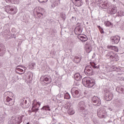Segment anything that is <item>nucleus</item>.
I'll return each instance as SVG.
<instances>
[{"mask_svg": "<svg viewBox=\"0 0 124 124\" xmlns=\"http://www.w3.org/2000/svg\"><path fill=\"white\" fill-rule=\"evenodd\" d=\"M88 0H86V1H88Z\"/></svg>", "mask_w": 124, "mask_h": 124, "instance_id": "nucleus-50", "label": "nucleus"}, {"mask_svg": "<svg viewBox=\"0 0 124 124\" xmlns=\"http://www.w3.org/2000/svg\"><path fill=\"white\" fill-rule=\"evenodd\" d=\"M74 77L77 81H81V80H82V76H80V74L78 73H76L74 75Z\"/></svg>", "mask_w": 124, "mask_h": 124, "instance_id": "nucleus-21", "label": "nucleus"}, {"mask_svg": "<svg viewBox=\"0 0 124 124\" xmlns=\"http://www.w3.org/2000/svg\"><path fill=\"white\" fill-rule=\"evenodd\" d=\"M90 110H92L93 109V106L92 105H88Z\"/></svg>", "mask_w": 124, "mask_h": 124, "instance_id": "nucleus-42", "label": "nucleus"}, {"mask_svg": "<svg viewBox=\"0 0 124 124\" xmlns=\"http://www.w3.org/2000/svg\"><path fill=\"white\" fill-rule=\"evenodd\" d=\"M6 1L8 3H13V0H6Z\"/></svg>", "mask_w": 124, "mask_h": 124, "instance_id": "nucleus-41", "label": "nucleus"}, {"mask_svg": "<svg viewBox=\"0 0 124 124\" xmlns=\"http://www.w3.org/2000/svg\"><path fill=\"white\" fill-rule=\"evenodd\" d=\"M92 101L94 103L93 105H96L97 106H100L101 105V100L97 96H94L92 98Z\"/></svg>", "mask_w": 124, "mask_h": 124, "instance_id": "nucleus-11", "label": "nucleus"}, {"mask_svg": "<svg viewBox=\"0 0 124 124\" xmlns=\"http://www.w3.org/2000/svg\"><path fill=\"white\" fill-rule=\"evenodd\" d=\"M38 17H39V18H41V16H40V15H39V16H38Z\"/></svg>", "mask_w": 124, "mask_h": 124, "instance_id": "nucleus-48", "label": "nucleus"}, {"mask_svg": "<svg viewBox=\"0 0 124 124\" xmlns=\"http://www.w3.org/2000/svg\"><path fill=\"white\" fill-rule=\"evenodd\" d=\"M59 0V1H60V0Z\"/></svg>", "mask_w": 124, "mask_h": 124, "instance_id": "nucleus-53", "label": "nucleus"}, {"mask_svg": "<svg viewBox=\"0 0 124 124\" xmlns=\"http://www.w3.org/2000/svg\"><path fill=\"white\" fill-rule=\"evenodd\" d=\"M116 91L119 93H124V86L117 87L116 88Z\"/></svg>", "mask_w": 124, "mask_h": 124, "instance_id": "nucleus-19", "label": "nucleus"}, {"mask_svg": "<svg viewBox=\"0 0 124 124\" xmlns=\"http://www.w3.org/2000/svg\"><path fill=\"white\" fill-rule=\"evenodd\" d=\"M60 93L61 97H63V96H64V95H65V93H64V91H62V89H60Z\"/></svg>", "mask_w": 124, "mask_h": 124, "instance_id": "nucleus-32", "label": "nucleus"}, {"mask_svg": "<svg viewBox=\"0 0 124 124\" xmlns=\"http://www.w3.org/2000/svg\"><path fill=\"white\" fill-rule=\"evenodd\" d=\"M105 25L106 27H110V26H112V23L109 21H105Z\"/></svg>", "mask_w": 124, "mask_h": 124, "instance_id": "nucleus-34", "label": "nucleus"}, {"mask_svg": "<svg viewBox=\"0 0 124 124\" xmlns=\"http://www.w3.org/2000/svg\"><path fill=\"white\" fill-rule=\"evenodd\" d=\"M18 67H19V66H17V67L16 68L17 70H18V71H20V72H23V71H24V70L21 69V68Z\"/></svg>", "mask_w": 124, "mask_h": 124, "instance_id": "nucleus-40", "label": "nucleus"}, {"mask_svg": "<svg viewBox=\"0 0 124 124\" xmlns=\"http://www.w3.org/2000/svg\"><path fill=\"white\" fill-rule=\"evenodd\" d=\"M39 2H41V3L43 2H47L48 1V0H38Z\"/></svg>", "mask_w": 124, "mask_h": 124, "instance_id": "nucleus-39", "label": "nucleus"}, {"mask_svg": "<svg viewBox=\"0 0 124 124\" xmlns=\"http://www.w3.org/2000/svg\"><path fill=\"white\" fill-rule=\"evenodd\" d=\"M92 49L93 48H92V46L91 45L86 46V51L88 54H89V53H91Z\"/></svg>", "mask_w": 124, "mask_h": 124, "instance_id": "nucleus-26", "label": "nucleus"}, {"mask_svg": "<svg viewBox=\"0 0 124 124\" xmlns=\"http://www.w3.org/2000/svg\"><path fill=\"white\" fill-rule=\"evenodd\" d=\"M114 106H115L117 108H121V107L122 106V103H121V101L118 99L114 100Z\"/></svg>", "mask_w": 124, "mask_h": 124, "instance_id": "nucleus-18", "label": "nucleus"}, {"mask_svg": "<svg viewBox=\"0 0 124 124\" xmlns=\"http://www.w3.org/2000/svg\"><path fill=\"white\" fill-rule=\"evenodd\" d=\"M50 77L44 76L43 81L45 84H50Z\"/></svg>", "mask_w": 124, "mask_h": 124, "instance_id": "nucleus-22", "label": "nucleus"}, {"mask_svg": "<svg viewBox=\"0 0 124 124\" xmlns=\"http://www.w3.org/2000/svg\"><path fill=\"white\" fill-rule=\"evenodd\" d=\"M78 111H84L89 110V107L86 106L85 101H81L79 102L78 105Z\"/></svg>", "mask_w": 124, "mask_h": 124, "instance_id": "nucleus-7", "label": "nucleus"}, {"mask_svg": "<svg viewBox=\"0 0 124 124\" xmlns=\"http://www.w3.org/2000/svg\"><path fill=\"white\" fill-rule=\"evenodd\" d=\"M111 68L113 70V71H118V70H119L118 68L115 66H113Z\"/></svg>", "mask_w": 124, "mask_h": 124, "instance_id": "nucleus-38", "label": "nucleus"}, {"mask_svg": "<svg viewBox=\"0 0 124 124\" xmlns=\"http://www.w3.org/2000/svg\"><path fill=\"white\" fill-rule=\"evenodd\" d=\"M97 28L99 29V30H101V29H102V28H101V27H100V26H98Z\"/></svg>", "mask_w": 124, "mask_h": 124, "instance_id": "nucleus-45", "label": "nucleus"}, {"mask_svg": "<svg viewBox=\"0 0 124 124\" xmlns=\"http://www.w3.org/2000/svg\"><path fill=\"white\" fill-rule=\"evenodd\" d=\"M21 105H23L24 108L29 106V103H27V100H24L23 103H21Z\"/></svg>", "mask_w": 124, "mask_h": 124, "instance_id": "nucleus-31", "label": "nucleus"}, {"mask_svg": "<svg viewBox=\"0 0 124 124\" xmlns=\"http://www.w3.org/2000/svg\"><path fill=\"white\" fill-rule=\"evenodd\" d=\"M105 111L102 110V108H99L97 110V115L100 119L105 118Z\"/></svg>", "mask_w": 124, "mask_h": 124, "instance_id": "nucleus-14", "label": "nucleus"}, {"mask_svg": "<svg viewBox=\"0 0 124 124\" xmlns=\"http://www.w3.org/2000/svg\"><path fill=\"white\" fill-rule=\"evenodd\" d=\"M22 117L21 116H13L11 119V124H19L22 122Z\"/></svg>", "mask_w": 124, "mask_h": 124, "instance_id": "nucleus-9", "label": "nucleus"}, {"mask_svg": "<svg viewBox=\"0 0 124 124\" xmlns=\"http://www.w3.org/2000/svg\"><path fill=\"white\" fill-rule=\"evenodd\" d=\"M5 54V48H2L0 46V57L3 56Z\"/></svg>", "mask_w": 124, "mask_h": 124, "instance_id": "nucleus-27", "label": "nucleus"}, {"mask_svg": "<svg viewBox=\"0 0 124 124\" xmlns=\"http://www.w3.org/2000/svg\"><path fill=\"white\" fill-rule=\"evenodd\" d=\"M37 15H39V14H41V16H43V14L42 13H41V12L42 11V8H39V7H38L37 8Z\"/></svg>", "mask_w": 124, "mask_h": 124, "instance_id": "nucleus-28", "label": "nucleus"}, {"mask_svg": "<svg viewBox=\"0 0 124 124\" xmlns=\"http://www.w3.org/2000/svg\"><path fill=\"white\" fill-rule=\"evenodd\" d=\"M41 110V111H51V109H50V107L48 105L43 106Z\"/></svg>", "mask_w": 124, "mask_h": 124, "instance_id": "nucleus-24", "label": "nucleus"}, {"mask_svg": "<svg viewBox=\"0 0 124 124\" xmlns=\"http://www.w3.org/2000/svg\"><path fill=\"white\" fill-rule=\"evenodd\" d=\"M75 2V4L76 6H78V7L81 6L82 5V0H74Z\"/></svg>", "mask_w": 124, "mask_h": 124, "instance_id": "nucleus-25", "label": "nucleus"}, {"mask_svg": "<svg viewBox=\"0 0 124 124\" xmlns=\"http://www.w3.org/2000/svg\"><path fill=\"white\" fill-rule=\"evenodd\" d=\"M76 31L79 32V33H82V31H83V29H82V28H81V26H78L76 28Z\"/></svg>", "mask_w": 124, "mask_h": 124, "instance_id": "nucleus-30", "label": "nucleus"}, {"mask_svg": "<svg viewBox=\"0 0 124 124\" xmlns=\"http://www.w3.org/2000/svg\"><path fill=\"white\" fill-rule=\"evenodd\" d=\"M21 68H24V70H26V69H27V68L26 67H23L22 66H20Z\"/></svg>", "mask_w": 124, "mask_h": 124, "instance_id": "nucleus-44", "label": "nucleus"}, {"mask_svg": "<svg viewBox=\"0 0 124 124\" xmlns=\"http://www.w3.org/2000/svg\"><path fill=\"white\" fill-rule=\"evenodd\" d=\"M108 49H110L111 50H113L115 52H118L119 49L116 46H108Z\"/></svg>", "mask_w": 124, "mask_h": 124, "instance_id": "nucleus-23", "label": "nucleus"}, {"mask_svg": "<svg viewBox=\"0 0 124 124\" xmlns=\"http://www.w3.org/2000/svg\"><path fill=\"white\" fill-rule=\"evenodd\" d=\"M14 31V28H13V29H12V31Z\"/></svg>", "mask_w": 124, "mask_h": 124, "instance_id": "nucleus-49", "label": "nucleus"}, {"mask_svg": "<svg viewBox=\"0 0 124 124\" xmlns=\"http://www.w3.org/2000/svg\"><path fill=\"white\" fill-rule=\"evenodd\" d=\"M20 2V0H13V3H14L15 4H17L19 3Z\"/></svg>", "mask_w": 124, "mask_h": 124, "instance_id": "nucleus-37", "label": "nucleus"}, {"mask_svg": "<svg viewBox=\"0 0 124 124\" xmlns=\"http://www.w3.org/2000/svg\"><path fill=\"white\" fill-rule=\"evenodd\" d=\"M99 70V65L95 64L94 62L90 63V65L85 67L84 73L87 76H92L93 73H97Z\"/></svg>", "mask_w": 124, "mask_h": 124, "instance_id": "nucleus-1", "label": "nucleus"}, {"mask_svg": "<svg viewBox=\"0 0 124 124\" xmlns=\"http://www.w3.org/2000/svg\"><path fill=\"white\" fill-rule=\"evenodd\" d=\"M12 110L13 111V109L12 108Z\"/></svg>", "mask_w": 124, "mask_h": 124, "instance_id": "nucleus-52", "label": "nucleus"}, {"mask_svg": "<svg viewBox=\"0 0 124 124\" xmlns=\"http://www.w3.org/2000/svg\"><path fill=\"white\" fill-rule=\"evenodd\" d=\"M34 101H35V100L33 101V103L32 104V107L31 108V110L32 112H35V113H36V112H38V110H39V108H38L40 107V105H41V104H40V103L38 102L35 103Z\"/></svg>", "mask_w": 124, "mask_h": 124, "instance_id": "nucleus-10", "label": "nucleus"}, {"mask_svg": "<svg viewBox=\"0 0 124 124\" xmlns=\"http://www.w3.org/2000/svg\"><path fill=\"white\" fill-rule=\"evenodd\" d=\"M106 57L108 59H109V60L112 61V62H118L120 60V57H119L118 54H116L112 51L108 52Z\"/></svg>", "mask_w": 124, "mask_h": 124, "instance_id": "nucleus-4", "label": "nucleus"}, {"mask_svg": "<svg viewBox=\"0 0 124 124\" xmlns=\"http://www.w3.org/2000/svg\"><path fill=\"white\" fill-rule=\"evenodd\" d=\"M81 91L80 89H78L76 87H73L71 90V93L72 96L76 98H79V97H81Z\"/></svg>", "mask_w": 124, "mask_h": 124, "instance_id": "nucleus-5", "label": "nucleus"}, {"mask_svg": "<svg viewBox=\"0 0 124 124\" xmlns=\"http://www.w3.org/2000/svg\"><path fill=\"white\" fill-rule=\"evenodd\" d=\"M101 33H104V31H103V29L102 28L101 29L99 30Z\"/></svg>", "mask_w": 124, "mask_h": 124, "instance_id": "nucleus-43", "label": "nucleus"}, {"mask_svg": "<svg viewBox=\"0 0 124 124\" xmlns=\"http://www.w3.org/2000/svg\"><path fill=\"white\" fill-rule=\"evenodd\" d=\"M105 98L107 101H110L113 99V94L110 92L106 93L105 94Z\"/></svg>", "mask_w": 124, "mask_h": 124, "instance_id": "nucleus-15", "label": "nucleus"}, {"mask_svg": "<svg viewBox=\"0 0 124 124\" xmlns=\"http://www.w3.org/2000/svg\"><path fill=\"white\" fill-rule=\"evenodd\" d=\"M110 6H111L110 3H104L101 5V7L102 8H103L104 9H107V8H110Z\"/></svg>", "mask_w": 124, "mask_h": 124, "instance_id": "nucleus-20", "label": "nucleus"}, {"mask_svg": "<svg viewBox=\"0 0 124 124\" xmlns=\"http://www.w3.org/2000/svg\"><path fill=\"white\" fill-rule=\"evenodd\" d=\"M5 11L7 12V13H9V14H16L18 10L17 9V7H16L13 4H10L6 5L5 6Z\"/></svg>", "mask_w": 124, "mask_h": 124, "instance_id": "nucleus-3", "label": "nucleus"}, {"mask_svg": "<svg viewBox=\"0 0 124 124\" xmlns=\"http://www.w3.org/2000/svg\"><path fill=\"white\" fill-rule=\"evenodd\" d=\"M65 109L68 110V113L69 115H73L75 113V111L73 110V107L72 106V103L71 102H67L64 106Z\"/></svg>", "mask_w": 124, "mask_h": 124, "instance_id": "nucleus-6", "label": "nucleus"}, {"mask_svg": "<svg viewBox=\"0 0 124 124\" xmlns=\"http://www.w3.org/2000/svg\"><path fill=\"white\" fill-rule=\"evenodd\" d=\"M81 60H82V57L80 55L76 56L75 57V59L73 61L75 63H79L81 62Z\"/></svg>", "mask_w": 124, "mask_h": 124, "instance_id": "nucleus-17", "label": "nucleus"}, {"mask_svg": "<svg viewBox=\"0 0 124 124\" xmlns=\"http://www.w3.org/2000/svg\"><path fill=\"white\" fill-rule=\"evenodd\" d=\"M83 85L87 88H93L95 85V80L91 78L90 77H85L82 79Z\"/></svg>", "mask_w": 124, "mask_h": 124, "instance_id": "nucleus-2", "label": "nucleus"}, {"mask_svg": "<svg viewBox=\"0 0 124 124\" xmlns=\"http://www.w3.org/2000/svg\"><path fill=\"white\" fill-rule=\"evenodd\" d=\"M4 99H5L4 103L6 105H8L9 106H12L14 104V99H13V97L11 96H7L4 97Z\"/></svg>", "mask_w": 124, "mask_h": 124, "instance_id": "nucleus-8", "label": "nucleus"}, {"mask_svg": "<svg viewBox=\"0 0 124 124\" xmlns=\"http://www.w3.org/2000/svg\"><path fill=\"white\" fill-rule=\"evenodd\" d=\"M72 19H75V20H76V17H74V16H72Z\"/></svg>", "mask_w": 124, "mask_h": 124, "instance_id": "nucleus-46", "label": "nucleus"}, {"mask_svg": "<svg viewBox=\"0 0 124 124\" xmlns=\"http://www.w3.org/2000/svg\"><path fill=\"white\" fill-rule=\"evenodd\" d=\"M78 38L82 41V42H86L88 40V37L86 35H83L81 34L78 35Z\"/></svg>", "mask_w": 124, "mask_h": 124, "instance_id": "nucleus-16", "label": "nucleus"}, {"mask_svg": "<svg viewBox=\"0 0 124 124\" xmlns=\"http://www.w3.org/2000/svg\"><path fill=\"white\" fill-rule=\"evenodd\" d=\"M3 32L4 35L10 36V30H9V29L5 30Z\"/></svg>", "mask_w": 124, "mask_h": 124, "instance_id": "nucleus-29", "label": "nucleus"}, {"mask_svg": "<svg viewBox=\"0 0 124 124\" xmlns=\"http://www.w3.org/2000/svg\"><path fill=\"white\" fill-rule=\"evenodd\" d=\"M121 37L118 35L113 36L110 37V41L112 44H118L120 42Z\"/></svg>", "mask_w": 124, "mask_h": 124, "instance_id": "nucleus-12", "label": "nucleus"}, {"mask_svg": "<svg viewBox=\"0 0 124 124\" xmlns=\"http://www.w3.org/2000/svg\"><path fill=\"white\" fill-rule=\"evenodd\" d=\"M122 80H124V78H122Z\"/></svg>", "mask_w": 124, "mask_h": 124, "instance_id": "nucleus-51", "label": "nucleus"}, {"mask_svg": "<svg viewBox=\"0 0 124 124\" xmlns=\"http://www.w3.org/2000/svg\"><path fill=\"white\" fill-rule=\"evenodd\" d=\"M118 11V8L116 6L113 5L111 6V8H109L108 12V14L110 15H114V14H116Z\"/></svg>", "mask_w": 124, "mask_h": 124, "instance_id": "nucleus-13", "label": "nucleus"}, {"mask_svg": "<svg viewBox=\"0 0 124 124\" xmlns=\"http://www.w3.org/2000/svg\"><path fill=\"white\" fill-rule=\"evenodd\" d=\"M65 99H70V95L68 93H65V95L64 96Z\"/></svg>", "mask_w": 124, "mask_h": 124, "instance_id": "nucleus-35", "label": "nucleus"}, {"mask_svg": "<svg viewBox=\"0 0 124 124\" xmlns=\"http://www.w3.org/2000/svg\"><path fill=\"white\" fill-rule=\"evenodd\" d=\"M35 62H32L29 64V66H30L31 69H33L35 66Z\"/></svg>", "mask_w": 124, "mask_h": 124, "instance_id": "nucleus-36", "label": "nucleus"}, {"mask_svg": "<svg viewBox=\"0 0 124 124\" xmlns=\"http://www.w3.org/2000/svg\"><path fill=\"white\" fill-rule=\"evenodd\" d=\"M61 17L64 20H65V19H66V15H65V14H64L63 13H61Z\"/></svg>", "mask_w": 124, "mask_h": 124, "instance_id": "nucleus-33", "label": "nucleus"}, {"mask_svg": "<svg viewBox=\"0 0 124 124\" xmlns=\"http://www.w3.org/2000/svg\"><path fill=\"white\" fill-rule=\"evenodd\" d=\"M109 110L110 111H112V108H109Z\"/></svg>", "mask_w": 124, "mask_h": 124, "instance_id": "nucleus-47", "label": "nucleus"}]
</instances>
